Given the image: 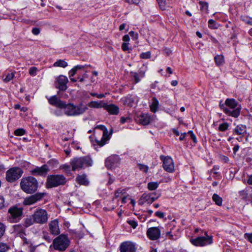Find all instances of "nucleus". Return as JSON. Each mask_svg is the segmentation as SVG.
Segmentation results:
<instances>
[{
    "label": "nucleus",
    "mask_w": 252,
    "mask_h": 252,
    "mask_svg": "<svg viewBox=\"0 0 252 252\" xmlns=\"http://www.w3.org/2000/svg\"><path fill=\"white\" fill-rule=\"evenodd\" d=\"M88 109V107L80 103L78 105H75L73 103H68L67 104L65 102L62 110H63V113L67 116H77L84 113Z\"/></svg>",
    "instance_id": "obj_1"
},
{
    "label": "nucleus",
    "mask_w": 252,
    "mask_h": 252,
    "mask_svg": "<svg viewBox=\"0 0 252 252\" xmlns=\"http://www.w3.org/2000/svg\"><path fill=\"white\" fill-rule=\"evenodd\" d=\"M38 183L37 180L32 176L23 178L20 182L21 189L26 193H32L37 189Z\"/></svg>",
    "instance_id": "obj_2"
},
{
    "label": "nucleus",
    "mask_w": 252,
    "mask_h": 252,
    "mask_svg": "<svg viewBox=\"0 0 252 252\" xmlns=\"http://www.w3.org/2000/svg\"><path fill=\"white\" fill-rule=\"evenodd\" d=\"M66 178L62 174L49 175L46 179L45 187L47 189L63 186L66 183Z\"/></svg>",
    "instance_id": "obj_3"
},
{
    "label": "nucleus",
    "mask_w": 252,
    "mask_h": 252,
    "mask_svg": "<svg viewBox=\"0 0 252 252\" xmlns=\"http://www.w3.org/2000/svg\"><path fill=\"white\" fill-rule=\"evenodd\" d=\"M70 164L72 167V170L75 171L92 166L93 160L88 156L75 158L71 159Z\"/></svg>",
    "instance_id": "obj_4"
},
{
    "label": "nucleus",
    "mask_w": 252,
    "mask_h": 252,
    "mask_svg": "<svg viewBox=\"0 0 252 252\" xmlns=\"http://www.w3.org/2000/svg\"><path fill=\"white\" fill-rule=\"evenodd\" d=\"M23 209L22 207H18L16 206L10 207L6 214L7 220L10 223L19 222L23 216Z\"/></svg>",
    "instance_id": "obj_5"
},
{
    "label": "nucleus",
    "mask_w": 252,
    "mask_h": 252,
    "mask_svg": "<svg viewBox=\"0 0 252 252\" xmlns=\"http://www.w3.org/2000/svg\"><path fill=\"white\" fill-rule=\"evenodd\" d=\"M225 104L229 110L227 115L237 118L240 114L241 106L233 98H227Z\"/></svg>",
    "instance_id": "obj_6"
},
{
    "label": "nucleus",
    "mask_w": 252,
    "mask_h": 252,
    "mask_svg": "<svg viewBox=\"0 0 252 252\" xmlns=\"http://www.w3.org/2000/svg\"><path fill=\"white\" fill-rule=\"evenodd\" d=\"M23 174L22 169L18 167H12L6 172V180L7 182L13 183L21 177Z\"/></svg>",
    "instance_id": "obj_7"
},
{
    "label": "nucleus",
    "mask_w": 252,
    "mask_h": 252,
    "mask_svg": "<svg viewBox=\"0 0 252 252\" xmlns=\"http://www.w3.org/2000/svg\"><path fill=\"white\" fill-rule=\"evenodd\" d=\"M35 223L44 224H46L48 220V214L47 211L43 209H37L32 215Z\"/></svg>",
    "instance_id": "obj_8"
},
{
    "label": "nucleus",
    "mask_w": 252,
    "mask_h": 252,
    "mask_svg": "<svg viewBox=\"0 0 252 252\" xmlns=\"http://www.w3.org/2000/svg\"><path fill=\"white\" fill-rule=\"evenodd\" d=\"M69 241L67 237L63 235H61L56 238L53 242L54 248L55 250L63 251L69 246Z\"/></svg>",
    "instance_id": "obj_9"
},
{
    "label": "nucleus",
    "mask_w": 252,
    "mask_h": 252,
    "mask_svg": "<svg viewBox=\"0 0 252 252\" xmlns=\"http://www.w3.org/2000/svg\"><path fill=\"white\" fill-rule=\"evenodd\" d=\"M191 242L194 246L202 247L212 244L213 239L212 237L210 236H201L192 239Z\"/></svg>",
    "instance_id": "obj_10"
},
{
    "label": "nucleus",
    "mask_w": 252,
    "mask_h": 252,
    "mask_svg": "<svg viewBox=\"0 0 252 252\" xmlns=\"http://www.w3.org/2000/svg\"><path fill=\"white\" fill-rule=\"evenodd\" d=\"M68 82V78L65 76L60 75L56 78L54 83L55 87L60 91H65L67 88Z\"/></svg>",
    "instance_id": "obj_11"
},
{
    "label": "nucleus",
    "mask_w": 252,
    "mask_h": 252,
    "mask_svg": "<svg viewBox=\"0 0 252 252\" xmlns=\"http://www.w3.org/2000/svg\"><path fill=\"white\" fill-rule=\"evenodd\" d=\"M96 128H98L103 131L102 137L100 140L96 139V142L98 145L101 147L104 145L106 142L110 139L109 134L106 127L103 125H99L96 126Z\"/></svg>",
    "instance_id": "obj_12"
},
{
    "label": "nucleus",
    "mask_w": 252,
    "mask_h": 252,
    "mask_svg": "<svg viewBox=\"0 0 252 252\" xmlns=\"http://www.w3.org/2000/svg\"><path fill=\"white\" fill-rule=\"evenodd\" d=\"M160 159L163 161V167L166 171L172 173L174 171V164L172 158L169 157L160 156Z\"/></svg>",
    "instance_id": "obj_13"
},
{
    "label": "nucleus",
    "mask_w": 252,
    "mask_h": 252,
    "mask_svg": "<svg viewBox=\"0 0 252 252\" xmlns=\"http://www.w3.org/2000/svg\"><path fill=\"white\" fill-rule=\"evenodd\" d=\"M146 234L150 240L156 241L160 238L161 231L158 227H152L147 229Z\"/></svg>",
    "instance_id": "obj_14"
},
{
    "label": "nucleus",
    "mask_w": 252,
    "mask_h": 252,
    "mask_svg": "<svg viewBox=\"0 0 252 252\" xmlns=\"http://www.w3.org/2000/svg\"><path fill=\"white\" fill-rule=\"evenodd\" d=\"M49 171L48 166L46 164H44L41 167L36 166L30 171L32 175L34 176H45Z\"/></svg>",
    "instance_id": "obj_15"
},
{
    "label": "nucleus",
    "mask_w": 252,
    "mask_h": 252,
    "mask_svg": "<svg viewBox=\"0 0 252 252\" xmlns=\"http://www.w3.org/2000/svg\"><path fill=\"white\" fill-rule=\"evenodd\" d=\"M136 250L135 244L130 241L124 242L120 246L121 252H135Z\"/></svg>",
    "instance_id": "obj_16"
},
{
    "label": "nucleus",
    "mask_w": 252,
    "mask_h": 252,
    "mask_svg": "<svg viewBox=\"0 0 252 252\" xmlns=\"http://www.w3.org/2000/svg\"><path fill=\"white\" fill-rule=\"evenodd\" d=\"M120 161L119 156L113 155L107 158L105 160V165L108 169H111L117 166Z\"/></svg>",
    "instance_id": "obj_17"
},
{
    "label": "nucleus",
    "mask_w": 252,
    "mask_h": 252,
    "mask_svg": "<svg viewBox=\"0 0 252 252\" xmlns=\"http://www.w3.org/2000/svg\"><path fill=\"white\" fill-rule=\"evenodd\" d=\"M44 195V193H36L34 195L26 197L24 201V204L31 205L41 200Z\"/></svg>",
    "instance_id": "obj_18"
},
{
    "label": "nucleus",
    "mask_w": 252,
    "mask_h": 252,
    "mask_svg": "<svg viewBox=\"0 0 252 252\" xmlns=\"http://www.w3.org/2000/svg\"><path fill=\"white\" fill-rule=\"evenodd\" d=\"M48 102L51 105L62 109L65 101H62L57 95H53L48 98Z\"/></svg>",
    "instance_id": "obj_19"
},
{
    "label": "nucleus",
    "mask_w": 252,
    "mask_h": 252,
    "mask_svg": "<svg viewBox=\"0 0 252 252\" xmlns=\"http://www.w3.org/2000/svg\"><path fill=\"white\" fill-rule=\"evenodd\" d=\"M49 231L53 235H57L60 233L59 222L57 220H54L49 224Z\"/></svg>",
    "instance_id": "obj_20"
},
{
    "label": "nucleus",
    "mask_w": 252,
    "mask_h": 252,
    "mask_svg": "<svg viewBox=\"0 0 252 252\" xmlns=\"http://www.w3.org/2000/svg\"><path fill=\"white\" fill-rule=\"evenodd\" d=\"M155 201V198L151 197L149 193H145L142 194L138 200V204L141 205L145 203L151 204Z\"/></svg>",
    "instance_id": "obj_21"
},
{
    "label": "nucleus",
    "mask_w": 252,
    "mask_h": 252,
    "mask_svg": "<svg viewBox=\"0 0 252 252\" xmlns=\"http://www.w3.org/2000/svg\"><path fill=\"white\" fill-rule=\"evenodd\" d=\"M104 109L111 115H116L119 112V107L113 104H107L106 103Z\"/></svg>",
    "instance_id": "obj_22"
},
{
    "label": "nucleus",
    "mask_w": 252,
    "mask_h": 252,
    "mask_svg": "<svg viewBox=\"0 0 252 252\" xmlns=\"http://www.w3.org/2000/svg\"><path fill=\"white\" fill-rule=\"evenodd\" d=\"M136 121L142 125H147L150 122V117L147 114H142L137 117Z\"/></svg>",
    "instance_id": "obj_23"
},
{
    "label": "nucleus",
    "mask_w": 252,
    "mask_h": 252,
    "mask_svg": "<svg viewBox=\"0 0 252 252\" xmlns=\"http://www.w3.org/2000/svg\"><path fill=\"white\" fill-rule=\"evenodd\" d=\"M105 104L106 103L103 100L99 101H92L88 103V106L93 108H104Z\"/></svg>",
    "instance_id": "obj_24"
},
{
    "label": "nucleus",
    "mask_w": 252,
    "mask_h": 252,
    "mask_svg": "<svg viewBox=\"0 0 252 252\" xmlns=\"http://www.w3.org/2000/svg\"><path fill=\"white\" fill-rule=\"evenodd\" d=\"M160 8L162 10H165L170 7L172 3V0H157Z\"/></svg>",
    "instance_id": "obj_25"
},
{
    "label": "nucleus",
    "mask_w": 252,
    "mask_h": 252,
    "mask_svg": "<svg viewBox=\"0 0 252 252\" xmlns=\"http://www.w3.org/2000/svg\"><path fill=\"white\" fill-rule=\"evenodd\" d=\"M76 182L80 185L87 186L89 185V181L85 174L79 175L76 178Z\"/></svg>",
    "instance_id": "obj_26"
},
{
    "label": "nucleus",
    "mask_w": 252,
    "mask_h": 252,
    "mask_svg": "<svg viewBox=\"0 0 252 252\" xmlns=\"http://www.w3.org/2000/svg\"><path fill=\"white\" fill-rule=\"evenodd\" d=\"M246 126L242 125L237 126L234 129V133L237 135H244L246 133Z\"/></svg>",
    "instance_id": "obj_27"
},
{
    "label": "nucleus",
    "mask_w": 252,
    "mask_h": 252,
    "mask_svg": "<svg viewBox=\"0 0 252 252\" xmlns=\"http://www.w3.org/2000/svg\"><path fill=\"white\" fill-rule=\"evenodd\" d=\"M152 100V103L150 105V110L152 112L156 113L158 109L159 102L155 97H153Z\"/></svg>",
    "instance_id": "obj_28"
},
{
    "label": "nucleus",
    "mask_w": 252,
    "mask_h": 252,
    "mask_svg": "<svg viewBox=\"0 0 252 252\" xmlns=\"http://www.w3.org/2000/svg\"><path fill=\"white\" fill-rule=\"evenodd\" d=\"M35 223L34 218L32 215L29 217H27L24 220V226L25 227H28Z\"/></svg>",
    "instance_id": "obj_29"
},
{
    "label": "nucleus",
    "mask_w": 252,
    "mask_h": 252,
    "mask_svg": "<svg viewBox=\"0 0 252 252\" xmlns=\"http://www.w3.org/2000/svg\"><path fill=\"white\" fill-rule=\"evenodd\" d=\"M67 65V63L63 60H57L53 64V66L55 67H61L63 68L66 67Z\"/></svg>",
    "instance_id": "obj_30"
},
{
    "label": "nucleus",
    "mask_w": 252,
    "mask_h": 252,
    "mask_svg": "<svg viewBox=\"0 0 252 252\" xmlns=\"http://www.w3.org/2000/svg\"><path fill=\"white\" fill-rule=\"evenodd\" d=\"M212 199L218 206H221L222 205V199L221 197L217 194H214L212 197Z\"/></svg>",
    "instance_id": "obj_31"
},
{
    "label": "nucleus",
    "mask_w": 252,
    "mask_h": 252,
    "mask_svg": "<svg viewBox=\"0 0 252 252\" xmlns=\"http://www.w3.org/2000/svg\"><path fill=\"white\" fill-rule=\"evenodd\" d=\"M159 186V184L157 182H149L148 185V189L150 190H154L156 189Z\"/></svg>",
    "instance_id": "obj_32"
},
{
    "label": "nucleus",
    "mask_w": 252,
    "mask_h": 252,
    "mask_svg": "<svg viewBox=\"0 0 252 252\" xmlns=\"http://www.w3.org/2000/svg\"><path fill=\"white\" fill-rule=\"evenodd\" d=\"M241 20L247 24L252 25V17L246 15H242L241 16Z\"/></svg>",
    "instance_id": "obj_33"
},
{
    "label": "nucleus",
    "mask_w": 252,
    "mask_h": 252,
    "mask_svg": "<svg viewBox=\"0 0 252 252\" xmlns=\"http://www.w3.org/2000/svg\"><path fill=\"white\" fill-rule=\"evenodd\" d=\"M14 76H15V73L13 72H10L6 74L5 78L3 79L4 82L7 83V82L10 81L11 80L13 79Z\"/></svg>",
    "instance_id": "obj_34"
},
{
    "label": "nucleus",
    "mask_w": 252,
    "mask_h": 252,
    "mask_svg": "<svg viewBox=\"0 0 252 252\" xmlns=\"http://www.w3.org/2000/svg\"><path fill=\"white\" fill-rule=\"evenodd\" d=\"M14 231L19 233H23V226L21 224L14 225L13 226Z\"/></svg>",
    "instance_id": "obj_35"
},
{
    "label": "nucleus",
    "mask_w": 252,
    "mask_h": 252,
    "mask_svg": "<svg viewBox=\"0 0 252 252\" xmlns=\"http://www.w3.org/2000/svg\"><path fill=\"white\" fill-rule=\"evenodd\" d=\"M215 61L216 64L220 65L223 62V56L222 55H217L215 57Z\"/></svg>",
    "instance_id": "obj_36"
},
{
    "label": "nucleus",
    "mask_w": 252,
    "mask_h": 252,
    "mask_svg": "<svg viewBox=\"0 0 252 252\" xmlns=\"http://www.w3.org/2000/svg\"><path fill=\"white\" fill-rule=\"evenodd\" d=\"M229 125L227 123H223L219 125V130L220 131H224L228 129Z\"/></svg>",
    "instance_id": "obj_37"
},
{
    "label": "nucleus",
    "mask_w": 252,
    "mask_h": 252,
    "mask_svg": "<svg viewBox=\"0 0 252 252\" xmlns=\"http://www.w3.org/2000/svg\"><path fill=\"white\" fill-rule=\"evenodd\" d=\"M9 249V246L3 243H0V252H6Z\"/></svg>",
    "instance_id": "obj_38"
},
{
    "label": "nucleus",
    "mask_w": 252,
    "mask_h": 252,
    "mask_svg": "<svg viewBox=\"0 0 252 252\" xmlns=\"http://www.w3.org/2000/svg\"><path fill=\"white\" fill-rule=\"evenodd\" d=\"M130 74L134 79V83L135 84L138 83L140 81L139 75L137 73L131 72Z\"/></svg>",
    "instance_id": "obj_39"
},
{
    "label": "nucleus",
    "mask_w": 252,
    "mask_h": 252,
    "mask_svg": "<svg viewBox=\"0 0 252 252\" xmlns=\"http://www.w3.org/2000/svg\"><path fill=\"white\" fill-rule=\"evenodd\" d=\"M239 196L242 199H246L248 196L247 191L245 190H243L239 192Z\"/></svg>",
    "instance_id": "obj_40"
},
{
    "label": "nucleus",
    "mask_w": 252,
    "mask_h": 252,
    "mask_svg": "<svg viewBox=\"0 0 252 252\" xmlns=\"http://www.w3.org/2000/svg\"><path fill=\"white\" fill-rule=\"evenodd\" d=\"M25 133V131L24 129L22 128H18L15 130L14 134L17 136H22Z\"/></svg>",
    "instance_id": "obj_41"
},
{
    "label": "nucleus",
    "mask_w": 252,
    "mask_h": 252,
    "mask_svg": "<svg viewBox=\"0 0 252 252\" xmlns=\"http://www.w3.org/2000/svg\"><path fill=\"white\" fill-rule=\"evenodd\" d=\"M37 68L36 67H32L29 69V74L32 76H34L36 75Z\"/></svg>",
    "instance_id": "obj_42"
},
{
    "label": "nucleus",
    "mask_w": 252,
    "mask_h": 252,
    "mask_svg": "<svg viewBox=\"0 0 252 252\" xmlns=\"http://www.w3.org/2000/svg\"><path fill=\"white\" fill-rule=\"evenodd\" d=\"M138 166L140 170L143 171L145 173H147L148 172L149 169L148 166L142 164H138Z\"/></svg>",
    "instance_id": "obj_43"
},
{
    "label": "nucleus",
    "mask_w": 252,
    "mask_h": 252,
    "mask_svg": "<svg viewBox=\"0 0 252 252\" xmlns=\"http://www.w3.org/2000/svg\"><path fill=\"white\" fill-rule=\"evenodd\" d=\"M140 56L142 59H149L151 57V53L150 52H143L140 54Z\"/></svg>",
    "instance_id": "obj_44"
},
{
    "label": "nucleus",
    "mask_w": 252,
    "mask_h": 252,
    "mask_svg": "<svg viewBox=\"0 0 252 252\" xmlns=\"http://www.w3.org/2000/svg\"><path fill=\"white\" fill-rule=\"evenodd\" d=\"M225 103H221V102H220V109L221 110H223V111L227 115V113L229 112V110L228 109H227V107H226V106H225Z\"/></svg>",
    "instance_id": "obj_45"
},
{
    "label": "nucleus",
    "mask_w": 252,
    "mask_h": 252,
    "mask_svg": "<svg viewBox=\"0 0 252 252\" xmlns=\"http://www.w3.org/2000/svg\"><path fill=\"white\" fill-rule=\"evenodd\" d=\"M5 231V226L4 225L0 222V238L3 235Z\"/></svg>",
    "instance_id": "obj_46"
},
{
    "label": "nucleus",
    "mask_w": 252,
    "mask_h": 252,
    "mask_svg": "<svg viewBox=\"0 0 252 252\" xmlns=\"http://www.w3.org/2000/svg\"><path fill=\"white\" fill-rule=\"evenodd\" d=\"M124 191V189H118L115 192V197H119L121 194H123L124 193H125Z\"/></svg>",
    "instance_id": "obj_47"
},
{
    "label": "nucleus",
    "mask_w": 252,
    "mask_h": 252,
    "mask_svg": "<svg viewBox=\"0 0 252 252\" xmlns=\"http://www.w3.org/2000/svg\"><path fill=\"white\" fill-rule=\"evenodd\" d=\"M127 222L133 228H135L137 226V222L134 220H129Z\"/></svg>",
    "instance_id": "obj_48"
},
{
    "label": "nucleus",
    "mask_w": 252,
    "mask_h": 252,
    "mask_svg": "<svg viewBox=\"0 0 252 252\" xmlns=\"http://www.w3.org/2000/svg\"><path fill=\"white\" fill-rule=\"evenodd\" d=\"M216 22L214 20L212 19H210L208 21V26L209 28H211L212 29H215L216 28Z\"/></svg>",
    "instance_id": "obj_49"
},
{
    "label": "nucleus",
    "mask_w": 252,
    "mask_h": 252,
    "mask_svg": "<svg viewBox=\"0 0 252 252\" xmlns=\"http://www.w3.org/2000/svg\"><path fill=\"white\" fill-rule=\"evenodd\" d=\"M187 134H189L191 138L192 139V140L194 142H196V137L195 136V135H194V134L193 133V131L192 130H189L188 131V132L187 133Z\"/></svg>",
    "instance_id": "obj_50"
},
{
    "label": "nucleus",
    "mask_w": 252,
    "mask_h": 252,
    "mask_svg": "<svg viewBox=\"0 0 252 252\" xmlns=\"http://www.w3.org/2000/svg\"><path fill=\"white\" fill-rule=\"evenodd\" d=\"M129 34L133 38V39L136 40L138 39V34L137 33L133 31H130L129 32Z\"/></svg>",
    "instance_id": "obj_51"
},
{
    "label": "nucleus",
    "mask_w": 252,
    "mask_h": 252,
    "mask_svg": "<svg viewBox=\"0 0 252 252\" xmlns=\"http://www.w3.org/2000/svg\"><path fill=\"white\" fill-rule=\"evenodd\" d=\"M90 94L93 96H96L98 98H102L105 97L104 94H97L94 93H91Z\"/></svg>",
    "instance_id": "obj_52"
},
{
    "label": "nucleus",
    "mask_w": 252,
    "mask_h": 252,
    "mask_svg": "<svg viewBox=\"0 0 252 252\" xmlns=\"http://www.w3.org/2000/svg\"><path fill=\"white\" fill-rule=\"evenodd\" d=\"M245 238L247 239L249 242L252 243V233H246L244 235Z\"/></svg>",
    "instance_id": "obj_53"
},
{
    "label": "nucleus",
    "mask_w": 252,
    "mask_h": 252,
    "mask_svg": "<svg viewBox=\"0 0 252 252\" xmlns=\"http://www.w3.org/2000/svg\"><path fill=\"white\" fill-rule=\"evenodd\" d=\"M54 114L57 116H61L63 115V111L62 110H56L54 112Z\"/></svg>",
    "instance_id": "obj_54"
},
{
    "label": "nucleus",
    "mask_w": 252,
    "mask_h": 252,
    "mask_svg": "<svg viewBox=\"0 0 252 252\" xmlns=\"http://www.w3.org/2000/svg\"><path fill=\"white\" fill-rule=\"evenodd\" d=\"M150 196L155 198V200H157L160 196L159 194H157L156 192L149 193Z\"/></svg>",
    "instance_id": "obj_55"
},
{
    "label": "nucleus",
    "mask_w": 252,
    "mask_h": 252,
    "mask_svg": "<svg viewBox=\"0 0 252 252\" xmlns=\"http://www.w3.org/2000/svg\"><path fill=\"white\" fill-rule=\"evenodd\" d=\"M5 200L3 197L0 196V209L4 207Z\"/></svg>",
    "instance_id": "obj_56"
},
{
    "label": "nucleus",
    "mask_w": 252,
    "mask_h": 252,
    "mask_svg": "<svg viewBox=\"0 0 252 252\" xmlns=\"http://www.w3.org/2000/svg\"><path fill=\"white\" fill-rule=\"evenodd\" d=\"M156 216L158 217L159 218L162 219L164 217V214L163 213L159 211H157L155 213Z\"/></svg>",
    "instance_id": "obj_57"
},
{
    "label": "nucleus",
    "mask_w": 252,
    "mask_h": 252,
    "mask_svg": "<svg viewBox=\"0 0 252 252\" xmlns=\"http://www.w3.org/2000/svg\"><path fill=\"white\" fill-rule=\"evenodd\" d=\"M128 43L124 42L122 44V48L124 51H127L129 49L128 47Z\"/></svg>",
    "instance_id": "obj_58"
},
{
    "label": "nucleus",
    "mask_w": 252,
    "mask_h": 252,
    "mask_svg": "<svg viewBox=\"0 0 252 252\" xmlns=\"http://www.w3.org/2000/svg\"><path fill=\"white\" fill-rule=\"evenodd\" d=\"M125 1L129 3L138 4L139 3L140 0H125Z\"/></svg>",
    "instance_id": "obj_59"
},
{
    "label": "nucleus",
    "mask_w": 252,
    "mask_h": 252,
    "mask_svg": "<svg viewBox=\"0 0 252 252\" xmlns=\"http://www.w3.org/2000/svg\"><path fill=\"white\" fill-rule=\"evenodd\" d=\"M77 70L75 69L74 67L72 68L69 71V77H71L72 76H74L76 73Z\"/></svg>",
    "instance_id": "obj_60"
},
{
    "label": "nucleus",
    "mask_w": 252,
    "mask_h": 252,
    "mask_svg": "<svg viewBox=\"0 0 252 252\" xmlns=\"http://www.w3.org/2000/svg\"><path fill=\"white\" fill-rule=\"evenodd\" d=\"M32 33L34 35H38L40 33V30L38 28H34L32 30Z\"/></svg>",
    "instance_id": "obj_61"
},
{
    "label": "nucleus",
    "mask_w": 252,
    "mask_h": 252,
    "mask_svg": "<svg viewBox=\"0 0 252 252\" xmlns=\"http://www.w3.org/2000/svg\"><path fill=\"white\" fill-rule=\"evenodd\" d=\"M129 36L127 34L125 35L123 37V40H124V41L126 43L127 42H128L129 41Z\"/></svg>",
    "instance_id": "obj_62"
},
{
    "label": "nucleus",
    "mask_w": 252,
    "mask_h": 252,
    "mask_svg": "<svg viewBox=\"0 0 252 252\" xmlns=\"http://www.w3.org/2000/svg\"><path fill=\"white\" fill-rule=\"evenodd\" d=\"M187 135V133L184 132L183 133H181V135L180 137H179V140L180 141H183L185 139V137L186 135Z\"/></svg>",
    "instance_id": "obj_63"
},
{
    "label": "nucleus",
    "mask_w": 252,
    "mask_h": 252,
    "mask_svg": "<svg viewBox=\"0 0 252 252\" xmlns=\"http://www.w3.org/2000/svg\"><path fill=\"white\" fill-rule=\"evenodd\" d=\"M247 183L250 185H252V174L249 176Z\"/></svg>",
    "instance_id": "obj_64"
}]
</instances>
